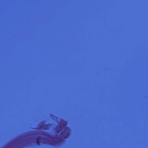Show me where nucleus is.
<instances>
[{
    "mask_svg": "<svg viewBox=\"0 0 148 148\" xmlns=\"http://www.w3.org/2000/svg\"><path fill=\"white\" fill-rule=\"evenodd\" d=\"M45 125L46 127H47V126H48V124H45Z\"/></svg>",
    "mask_w": 148,
    "mask_h": 148,
    "instance_id": "nucleus-2",
    "label": "nucleus"
},
{
    "mask_svg": "<svg viewBox=\"0 0 148 148\" xmlns=\"http://www.w3.org/2000/svg\"><path fill=\"white\" fill-rule=\"evenodd\" d=\"M40 139V138L39 137H38L37 138V141H36V143L38 145H39L40 143V142L39 141Z\"/></svg>",
    "mask_w": 148,
    "mask_h": 148,
    "instance_id": "nucleus-1",
    "label": "nucleus"
}]
</instances>
